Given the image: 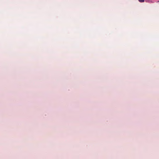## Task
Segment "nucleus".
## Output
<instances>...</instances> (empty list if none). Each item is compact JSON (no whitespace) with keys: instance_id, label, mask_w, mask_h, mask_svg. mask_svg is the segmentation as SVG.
I'll return each instance as SVG.
<instances>
[{"instance_id":"nucleus-2","label":"nucleus","mask_w":159,"mask_h":159,"mask_svg":"<svg viewBox=\"0 0 159 159\" xmlns=\"http://www.w3.org/2000/svg\"><path fill=\"white\" fill-rule=\"evenodd\" d=\"M158 2H159V1H158Z\"/></svg>"},{"instance_id":"nucleus-1","label":"nucleus","mask_w":159,"mask_h":159,"mask_svg":"<svg viewBox=\"0 0 159 159\" xmlns=\"http://www.w3.org/2000/svg\"><path fill=\"white\" fill-rule=\"evenodd\" d=\"M139 1L141 2H144V0H138Z\"/></svg>"}]
</instances>
